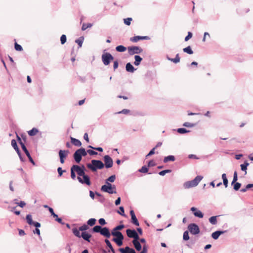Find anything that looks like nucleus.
<instances>
[{"label":"nucleus","mask_w":253,"mask_h":253,"mask_svg":"<svg viewBox=\"0 0 253 253\" xmlns=\"http://www.w3.org/2000/svg\"><path fill=\"white\" fill-rule=\"evenodd\" d=\"M87 168L92 172L101 169L104 167V163L100 160H92L90 163L86 164Z\"/></svg>","instance_id":"f257e3e1"},{"label":"nucleus","mask_w":253,"mask_h":253,"mask_svg":"<svg viewBox=\"0 0 253 253\" xmlns=\"http://www.w3.org/2000/svg\"><path fill=\"white\" fill-rule=\"evenodd\" d=\"M203 178V176L201 175H198L192 180L185 182L183 184V186L185 189H189L195 187L199 184Z\"/></svg>","instance_id":"f03ea898"},{"label":"nucleus","mask_w":253,"mask_h":253,"mask_svg":"<svg viewBox=\"0 0 253 253\" xmlns=\"http://www.w3.org/2000/svg\"><path fill=\"white\" fill-rule=\"evenodd\" d=\"M86 152L84 148H81L77 150L73 155V158L77 163H79L83 156H85Z\"/></svg>","instance_id":"7ed1b4c3"},{"label":"nucleus","mask_w":253,"mask_h":253,"mask_svg":"<svg viewBox=\"0 0 253 253\" xmlns=\"http://www.w3.org/2000/svg\"><path fill=\"white\" fill-rule=\"evenodd\" d=\"M106 184L102 185L101 188V190L103 192L108 193L109 194H115L116 193V186L114 185H112L108 181L105 182Z\"/></svg>","instance_id":"20e7f679"},{"label":"nucleus","mask_w":253,"mask_h":253,"mask_svg":"<svg viewBox=\"0 0 253 253\" xmlns=\"http://www.w3.org/2000/svg\"><path fill=\"white\" fill-rule=\"evenodd\" d=\"M102 62L105 65H108L110 64L111 61L113 60V56L108 52L103 53L102 55Z\"/></svg>","instance_id":"39448f33"},{"label":"nucleus","mask_w":253,"mask_h":253,"mask_svg":"<svg viewBox=\"0 0 253 253\" xmlns=\"http://www.w3.org/2000/svg\"><path fill=\"white\" fill-rule=\"evenodd\" d=\"M17 137L18 138V140L20 141V144L21 146V148H22V150L24 151V152L26 154V156L28 157L30 162L33 165H35V162L34 161L32 157L31 156L29 152V151H28V150L27 149L25 144L21 141L20 138L18 135H17Z\"/></svg>","instance_id":"423d86ee"},{"label":"nucleus","mask_w":253,"mask_h":253,"mask_svg":"<svg viewBox=\"0 0 253 253\" xmlns=\"http://www.w3.org/2000/svg\"><path fill=\"white\" fill-rule=\"evenodd\" d=\"M127 49L128 53L130 55H133L135 54H139L143 51L142 48L136 46H129Z\"/></svg>","instance_id":"0eeeda50"},{"label":"nucleus","mask_w":253,"mask_h":253,"mask_svg":"<svg viewBox=\"0 0 253 253\" xmlns=\"http://www.w3.org/2000/svg\"><path fill=\"white\" fill-rule=\"evenodd\" d=\"M188 229L192 235H197L200 233V228L195 223H191L188 226Z\"/></svg>","instance_id":"6e6552de"},{"label":"nucleus","mask_w":253,"mask_h":253,"mask_svg":"<svg viewBox=\"0 0 253 253\" xmlns=\"http://www.w3.org/2000/svg\"><path fill=\"white\" fill-rule=\"evenodd\" d=\"M126 233L129 238H133V240L139 239V235L134 229H127Z\"/></svg>","instance_id":"1a4fd4ad"},{"label":"nucleus","mask_w":253,"mask_h":253,"mask_svg":"<svg viewBox=\"0 0 253 253\" xmlns=\"http://www.w3.org/2000/svg\"><path fill=\"white\" fill-rule=\"evenodd\" d=\"M69 153V150H60L59 151V156L60 158V162L61 164H64L65 162V159L68 156Z\"/></svg>","instance_id":"9d476101"},{"label":"nucleus","mask_w":253,"mask_h":253,"mask_svg":"<svg viewBox=\"0 0 253 253\" xmlns=\"http://www.w3.org/2000/svg\"><path fill=\"white\" fill-rule=\"evenodd\" d=\"M73 169L77 172V174L79 175L80 177L85 174V168L84 166H82V167H80L78 165H73Z\"/></svg>","instance_id":"9b49d317"},{"label":"nucleus","mask_w":253,"mask_h":253,"mask_svg":"<svg viewBox=\"0 0 253 253\" xmlns=\"http://www.w3.org/2000/svg\"><path fill=\"white\" fill-rule=\"evenodd\" d=\"M82 176L83 177V178H82L80 176H78L77 178L79 181L82 184H85L87 185H90L91 183L89 177L85 174Z\"/></svg>","instance_id":"f8f14e48"},{"label":"nucleus","mask_w":253,"mask_h":253,"mask_svg":"<svg viewBox=\"0 0 253 253\" xmlns=\"http://www.w3.org/2000/svg\"><path fill=\"white\" fill-rule=\"evenodd\" d=\"M104 166L107 169L110 168L112 167L113 162L111 158L108 155H105L104 157Z\"/></svg>","instance_id":"ddd939ff"},{"label":"nucleus","mask_w":253,"mask_h":253,"mask_svg":"<svg viewBox=\"0 0 253 253\" xmlns=\"http://www.w3.org/2000/svg\"><path fill=\"white\" fill-rule=\"evenodd\" d=\"M191 211L193 212V214L195 216L199 217V218H203L204 216L203 213L200 211L198 210L195 207H192L190 209Z\"/></svg>","instance_id":"4468645a"},{"label":"nucleus","mask_w":253,"mask_h":253,"mask_svg":"<svg viewBox=\"0 0 253 253\" xmlns=\"http://www.w3.org/2000/svg\"><path fill=\"white\" fill-rule=\"evenodd\" d=\"M150 38L148 36H134L132 38H131L130 39V41L133 42H138L139 40H149Z\"/></svg>","instance_id":"2eb2a0df"},{"label":"nucleus","mask_w":253,"mask_h":253,"mask_svg":"<svg viewBox=\"0 0 253 253\" xmlns=\"http://www.w3.org/2000/svg\"><path fill=\"white\" fill-rule=\"evenodd\" d=\"M100 234L107 238H110L111 236V233L110 232L109 229L106 227H104L102 228Z\"/></svg>","instance_id":"dca6fc26"},{"label":"nucleus","mask_w":253,"mask_h":253,"mask_svg":"<svg viewBox=\"0 0 253 253\" xmlns=\"http://www.w3.org/2000/svg\"><path fill=\"white\" fill-rule=\"evenodd\" d=\"M119 251L121 253H136L135 250L127 246L125 248H120Z\"/></svg>","instance_id":"f3484780"},{"label":"nucleus","mask_w":253,"mask_h":253,"mask_svg":"<svg viewBox=\"0 0 253 253\" xmlns=\"http://www.w3.org/2000/svg\"><path fill=\"white\" fill-rule=\"evenodd\" d=\"M130 214L131 215V222L135 225L139 226V222H138V221L135 216L134 212L133 210H131L130 211Z\"/></svg>","instance_id":"a211bd4d"},{"label":"nucleus","mask_w":253,"mask_h":253,"mask_svg":"<svg viewBox=\"0 0 253 253\" xmlns=\"http://www.w3.org/2000/svg\"><path fill=\"white\" fill-rule=\"evenodd\" d=\"M225 232V231H216L212 233L211 237L214 240H217L220 235L224 234Z\"/></svg>","instance_id":"6ab92c4d"},{"label":"nucleus","mask_w":253,"mask_h":253,"mask_svg":"<svg viewBox=\"0 0 253 253\" xmlns=\"http://www.w3.org/2000/svg\"><path fill=\"white\" fill-rule=\"evenodd\" d=\"M126 70L127 72L134 73L136 69L134 68L130 63H127L126 65Z\"/></svg>","instance_id":"aec40b11"},{"label":"nucleus","mask_w":253,"mask_h":253,"mask_svg":"<svg viewBox=\"0 0 253 253\" xmlns=\"http://www.w3.org/2000/svg\"><path fill=\"white\" fill-rule=\"evenodd\" d=\"M132 243L137 251H140L141 250L142 246L138 241V240H133L132 241Z\"/></svg>","instance_id":"412c9836"},{"label":"nucleus","mask_w":253,"mask_h":253,"mask_svg":"<svg viewBox=\"0 0 253 253\" xmlns=\"http://www.w3.org/2000/svg\"><path fill=\"white\" fill-rule=\"evenodd\" d=\"M91 235L86 232H83L81 234V237H82L85 241L90 242V238Z\"/></svg>","instance_id":"4be33fe9"},{"label":"nucleus","mask_w":253,"mask_h":253,"mask_svg":"<svg viewBox=\"0 0 253 253\" xmlns=\"http://www.w3.org/2000/svg\"><path fill=\"white\" fill-rule=\"evenodd\" d=\"M71 143L76 146L80 147L82 145L81 142L75 138L71 137Z\"/></svg>","instance_id":"5701e85b"},{"label":"nucleus","mask_w":253,"mask_h":253,"mask_svg":"<svg viewBox=\"0 0 253 253\" xmlns=\"http://www.w3.org/2000/svg\"><path fill=\"white\" fill-rule=\"evenodd\" d=\"M167 58L168 60L173 62L175 64L179 62L180 61V57L179 56V54H177L174 58H171L169 56H167Z\"/></svg>","instance_id":"b1692460"},{"label":"nucleus","mask_w":253,"mask_h":253,"mask_svg":"<svg viewBox=\"0 0 253 253\" xmlns=\"http://www.w3.org/2000/svg\"><path fill=\"white\" fill-rule=\"evenodd\" d=\"M175 161V157L173 155H169L165 157L164 159L163 162L165 163H167L169 161L173 162Z\"/></svg>","instance_id":"393cba45"},{"label":"nucleus","mask_w":253,"mask_h":253,"mask_svg":"<svg viewBox=\"0 0 253 253\" xmlns=\"http://www.w3.org/2000/svg\"><path fill=\"white\" fill-rule=\"evenodd\" d=\"M134 59H135V61L134 62V64L135 66H138L140 65L141 61L142 60V58H141L139 55H135Z\"/></svg>","instance_id":"a878e982"},{"label":"nucleus","mask_w":253,"mask_h":253,"mask_svg":"<svg viewBox=\"0 0 253 253\" xmlns=\"http://www.w3.org/2000/svg\"><path fill=\"white\" fill-rule=\"evenodd\" d=\"M249 165V163L247 161H245L244 164L240 165L241 170L245 172V174L247 173V167Z\"/></svg>","instance_id":"bb28decb"},{"label":"nucleus","mask_w":253,"mask_h":253,"mask_svg":"<svg viewBox=\"0 0 253 253\" xmlns=\"http://www.w3.org/2000/svg\"><path fill=\"white\" fill-rule=\"evenodd\" d=\"M38 132V129L35 127H34L32 129L28 131V134L30 136H34L36 135Z\"/></svg>","instance_id":"cd10ccee"},{"label":"nucleus","mask_w":253,"mask_h":253,"mask_svg":"<svg viewBox=\"0 0 253 253\" xmlns=\"http://www.w3.org/2000/svg\"><path fill=\"white\" fill-rule=\"evenodd\" d=\"M26 219L28 224L32 225L34 221L32 220V216L31 214H27L26 217Z\"/></svg>","instance_id":"c85d7f7f"},{"label":"nucleus","mask_w":253,"mask_h":253,"mask_svg":"<svg viewBox=\"0 0 253 253\" xmlns=\"http://www.w3.org/2000/svg\"><path fill=\"white\" fill-rule=\"evenodd\" d=\"M116 50L120 52H125L126 50V48L122 45H118L116 47Z\"/></svg>","instance_id":"c756f323"},{"label":"nucleus","mask_w":253,"mask_h":253,"mask_svg":"<svg viewBox=\"0 0 253 253\" xmlns=\"http://www.w3.org/2000/svg\"><path fill=\"white\" fill-rule=\"evenodd\" d=\"M80 231V230H79V229H78L77 228H74L72 229V232L74 235L79 238L81 237Z\"/></svg>","instance_id":"7c9ffc66"},{"label":"nucleus","mask_w":253,"mask_h":253,"mask_svg":"<svg viewBox=\"0 0 253 253\" xmlns=\"http://www.w3.org/2000/svg\"><path fill=\"white\" fill-rule=\"evenodd\" d=\"M102 227L99 225H96L92 228V231L95 233H100L102 230Z\"/></svg>","instance_id":"2f4dec72"},{"label":"nucleus","mask_w":253,"mask_h":253,"mask_svg":"<svg viewBox=\"0 0 253 253\" xmlns=\"http://www.w3.org/2000/svg\"><path fill=\"white\" fill-rule=\"evenodd\" d=\"M105 242L106 245L109 248L112 253H115V250L113 249L110 242L108 239L105 240Z\"/></svg>","instance_id":"473e14b6"},{"label":"nucleus","mask_w":253,"mask_h":253,"mask_svg":"<svg viewBox=\"0 0 253 253\" xmlns=\"http://www.w3.org/2000/svg\"><path fill=\"white\" fill-rule=\"evenodd\" d=\"M217 216H212L209 218L210 222L212 225H215L217 223Z\"/></svg>","instance_id":"72a5a7b5"},{"label":"nucleus","mask_w":253,"mask_h":253,"mask_svg":"<svg viewBox=\"0 0 253 253\" xmlns=\"http://www.w3.org/2000/svg\"><path fill=\"white\" fill-rule=\"evenodd\" d=\"M183 50L184 52L189 54H192L193 53V51L190 46H188L187 47L184 48Z\"/></svg>","instance_id":"f704fd0d"},{"label":"nucleus","mask_w":253,"mask_h":253,"mask_svg":"<svg viewBox=\"0 0 253 253\" xmlns=\"http://www.w3.org/2000/svg\"><path fill=\"white\" fill-rule=\"evenodd\" d=\"M84 42V38L83 37H80L78 39H77L75 41V42L78 43L79 47H81Z\"/></svg>","instance_id":"c9c22d12"},{"label":"nucleus","mask_w":253,"mask_h":253,"mask_svg":"<svg viewBox=\"0 0 253 253\" xmlns=\"http://www.w3.org/2000/svg\"><path fill=\"white\" fill-rule=\"evenodd\" d=\"M92 26V24L91 23H83L82 27V30L83 31H85L86 29L88 28H90Z\"/></svg>","instance_id":"e433bc0d"},{"label":"nucleus","mask_w":253,"mask_h":253,"mask_svg":"<svg viewBox=\"0 0 253 253\" xmlns=\"http://www.w3.org/2000/svg\"><path fill=\"white\" fill-rule=\"evenodd\" d=\"M96 219L95 218H90L87 221V225H89L90 226H93L96 222Z\"/></svg>","instance_id":"4c0bfd02"},{"label":"nucleus","mask_w":253,"mask_h":253,"mask_svg":"<svg viewBox=\"0 0 253 253\" xmlns=\"http://www.w3.org/2000/svg\"><path fill=\"white\" fill-rule=\"evenodd\" d=\"M177 132L180 134H183L187 132H189L190 131L188 130H187L186 129L184 128H179L177 129L176 130Z\"/></svg>","instance_id":"58836bf2"},{"label":"nucleus","mask_w":253,"mask_h":253,"mask_svg":"<svg viewBox=\"0 0 253 253\" xmlns=\"http://www.w3.org/2000/svg\"><path fill=\"white\" fill-rule=\"evenodd\" d=\"M183 239L185 241H187L189 239L188 231H185L183 233Z\"/></svg>","instance_id":"ea45409f"},{"label":"nucleus","mask_w":253,"mask_h":253,"mask_svg":"<svg viewBox=\"0 0 253 253\" xmlns=\"http://www.w3.org/2000/svg\"><path fill=\"white\" fill-rule=\"evenodd\" d=\"M171 172V170H170V169H166V170H162V171L159 172V175H160L161 176H164L166 173H170Z\"/></svg>","instance_id":"a19ab883"},{"label":"nucleus","mask_w":253,"mask_h":253,"mask_svg":"<svg viewBox=\"0 0 253 253\" xmlns=\"http://www.w3.org/2000/svg\"><path fill=\"white\" fill-rule=\"evenodd\" d=\"M139 172L141 173H147L148 171V169L145 166H143L140 169L138 170Z\"/></svg>","instance_id":"79ce46f5"},{"label":"nucleus","mask_w":253,"mask_h":253,"mask_svg":"<svg viewBox=\"0 0 253 253\" xmlns=\"http://www.w3.org/2000/svg\"><path fill=\"white\" fill-rule=\"evenodd\" d=\"M88 229V225L85 224L79 227V230L83 232H85L84 231L87 230Z\"/></svg>","instance_id":"37998d69"},{"label":"nucleus","mask_w":253,"mask_h":253,"mask_svg":"<svg viewBox=\"0 0 253 253\" xmlns=\"http://www.w3.org/2000/svg\"><path fill=\"white\" fill-rule=\"evenodd\" d=\"M11 145L15 150L18 149V147L17 145V142L15 139H12L11 140Z\"/></svg>","instance_id":"c03bdc74"},{"label":"nucleus","mask_w":253,"mask_h":253,"mask_svg":"<svg viewBox=\"0 0 253 253\" xmlns=\"http://www.w3.org/2000/svg\"><path fill=\"white\" fill-rule=\"evenodd\" d=\"M67 38L65 35H62L60 37V41L62 44H64L66 42Z\"/></svg>","instance_id":"a18cd8bd"},{"label":"nucleus","mask_w":253,"mask_h":253,"mask_svg":"<svg viewBox=\"0 0 253 253\" xmlns=\"http://www.w3.org/2000/svg\"><path fill=\"white\" fill-rule=\"evenodd\" d=\"M238 180V175H237V171H234V175H233V181L231 183V184L233 185L235 182L237 181Z\"/></svg>","instance_id":"49530a36"},{"label":"nucleus","mask_w":253,"mask_h":253,"mask_svg":"<svg viewBox=\"0 0 253 253\" xmlns=\"http://www.w3.org/2000/svg\"><path fill=\"white\" fill-rule=\"evenodd\" d=\"M234 184V189L236 191L238 190L241 187V184L239 182H235Z\"/></svg>","instance_id":"de8ad7c7"},{"label":"nucleus","mask_w":253,"mask_h":253,"mask_svg":"<svg viewBox=\"0 0 253 253\" xmlns=\"http://www.w3.org/2000/svg\"><path fill=\"white\" fill-rule=\"evenodd\" d=\"M116 179L115 175H112L106 179V181L113 182Z\"/></svg>","instance_id":"09e8293b"},{"label":"nucleus","mask_w":253,"mask_h":253,"mask_svg":"<svg viewBox=\"0 0 253 253\" xmlns=\"http://www.w3.org/2000/svg\"><path fill=\"white\" fill-rule=\"evenodd\" d=\"M183 126L187 127H192L195 126V125L189 122H185L183 124Z\"/></svg>","instance_id":"8fccbe9b"},{"label":"nucleus","mask_w":253,"mask_h":253,"mask_svg":"<svg viewBox=\"0 0 253 253\" xmlns=\"http://www.w3.org/2000/svg\"><path fill=\"white\" fill-rule=\"evenodd\" d=\"M75 170L73 169V166L71 169V177L73 179H75L76 178V174L75 172Z\"/></svg>","instance_id":"3c124183"},{"label":"nucleus","mask_w":253,"mask_h":253,"mask_svg":"<svg viewBox=\"0 0 253 253\" xmlns=\"http://www.w3.org/2000/svg\"><path fill=\"white\" fill-rule=\"evenodd\" d=\"M124 23L126 25H129L130 24L131 21H132L131 18H127L124 19Z\"/></svg>","instance_id":"603ef678"},{"label":"nucleus","mask_w":253,"mask_h":253,"mask_svg":"<svg viewBox=\"0 0 253 253\" xmlns=\"http://www.w3.org/2000/svg\"><path fill=\"white\" fill-rule=\"evenodd\" d=\"M65 170H62V168L61 167H59L57 169V172L59 174V176H61L63 174V173L65 172Z\"/></svg>","instance_id":"864d4df0"},{"label":"nucleus","mask_w":253,"mask_h":253,"mask_svg":"<svg viewBox=\"0 0 253 253\" xmlns=\"http://www.w3.org/2000/svg\"><path fill=\"white\" fill-rule=\"evenodd\" d=\"M15 49L17 51H21L23 49L22 47L16 42L15 43Z\"/></svg>","instance_id":"5fc2aeb1"},{"label":"nucleus","mask_w":253,"mask_h":253,"mask_svg":"<svg viewBox=\"0 0 253 253\" xmlns=\"http://www.w3.org/2000/svg\"><path fill=\"white\" fill-rule=\"evenodd\" d=\"M120 211H118V213L123 216H125L124 209L123 207L119 208Z\"/></svg>","instance_id":"6e6d98bb"},{"label":"nucleus","mask_w":253,"mask_h":253,"mask_svg":"<svg viewBox=\"0 0 253 253\" xmlns=\"http://www.w3.org/2000/svg\"><path fill=\"white\" fill-rule=\"evenodd\" d=\"M114 242H115L118 246H121L123 245V240H112Z\"/></svg>","instance_id":"4d7b16f0"},{"label":"nucleus","mask_w":253,"mask_h":253,"mask_svg":"<svg viewBox=\"0 0 253 253\" xmlns=\"http://www.w3.org/2000/svg\"><path fill=\"white\" fill-rule=\"evenodd\" d=\"M88 147L90 148H91L92 149L98 151L99 152H102L103 151V149L101 147H92L91 145H89L88 146Z\"/></svg>","instance_id":"13d9d810"},{"label":"nucleus","mask_w":253,"mask_h":253,"mask_svg":"<svg viewBox=\"0 0 253 253\" xmlns=\"http://www.w3.org/2000/svg\"><path fill=\"white\" fill-rule=\"evenodd\" d=\"M86 154L88 153L90 155H97V153L92 150H87V151H86Z\"/></svg>","instance_id":"bf43d9fd"},{"label":"nucleus","mask_w":253,"mask_h":253,"mask_svg":"<svg viewBox=\"0 0 253 253\" xmlns=\"http://www.w3.org/2000/svg\"><path fill=\"white\" fill-rule=\"evenodd\" d=\"M192 33L191 32H188L187 36L185 38V41H188L190 39L192 38Z\"/></svg>","instance_id":"052dcab7"},{"label":"nucleus","mask_w":253,"mask_h":253,"mask_svg":"<svg viewBox=\"0 0 253 253\" xmlns=\"http://www.w3.org/2000/svg\"><path fill=\"white\" fill-rule=\"evenodd\" d=\"M48 211L51 213V215L53 216V217H57V214L54 213L52 208H49Z\"/></svg>","instance_id":"680f3d73"},{"label":"nucleus","mask_w":253,"mask_h":253,"mask_svg":"<svg viewBox=\"0 0 253 253\" xmlns=\"http://www.w3.org/2000/svg\"><path fill=\"white\" fill-rule=\"evenodd\" d=\"M124 228V224H120V225L116 226V227H115L114 228V230H118L119 231V230H122Z\"/></svg>","instance_id":"e2e57ef3"},{"label":"nucleus","mask_w":253,"mask_h":253,"mask_svg":"<svg viewBox=\"0 0 253 253\" xmlns=\"http://www.w3.org/2000/svg\"><path fill=\"white\" fill-rule=\"evenodd\" d=\"M155 148H153L152 150H151L149 152V153L146 156V157L148 158V157L154 154H155Z\"/></svg>","instance_id":"0e129e2a"},{"label":"nucleus","mask_w":253,"mask_h":253,"mask_svg":"<svg viewBox=\"0 0 253 253\" xmlns=\"http://www.w3.org/2000/svg\"><path fill=\"white\" fill-rule=\"evenodd\" d=\"M98 222L101 225H104L106 223V221H105V220L104 218H100L99 219Z\"/></svg>","instance_id":"69168bd1"},{"label":"nucleus","mask_w":253,"mask_h":253,"mask_svg":"<svg viewBox=\"0 0 253 253\" xmlns=\"http://www.w3.org/2000/svg\"><path fill=\"white\" fill-rule=\"evenodd\" d=\"M16 204H17L19 207L21 208H23L25 205L26 203L23 201H21L19 203H15Z\"/></svg>","instance_id":"338daca9"},{"label":"nucleus","mask_w":253,"mask_h":253,"mask_svg":"<svg viewBox=\"0 0 253 253\" xmlns=\"http://www.w3.org/2000/svg\"><path fill=\"white\" fill-rule=\"evenodd\" d=\"M147 247L146 245L143 246L142 250L140 253H147Z\"/></svg>","instance_id":"774afa93"}]
</instances>
